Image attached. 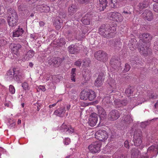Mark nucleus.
<instances>
[{
    "instance_id": "nucleus-1",
    "label": "nucleus",
    "mask_w": 158,
    "mask_h": 158,
    "mask_svg": "<svg viewBox=\"0 0 158 158\" xmlns=\"http://www.w3.org/2000/svg\"><path fill=\"white\" fill-rule=\"evenodd\" d=\"M139 37L140 40L146 43L143 44V46H141V47H139V52L141 55H143L144 56H147L150 54L151 50L149 48V47L146 45V43L149 42L151 40L152 36L149 34L145 33L140 35Z\"/></svg>"
},
{
    "instance_id": "nucleus-2",
    "label": "nucleus",
    "mask_w": 158,
    "mask_h": 158,
    "mask_svg": "<svg viewBox=\"0 0 158 158\" xmlns=\"http://www.w3.org/2000/svg\"><path fill=\"white\" fill-rule=\"evenodd\" d=\"M116 29L114 27H109L108 25L105 24L101 26L99 28V32L100 34L105 37L110 38L114 36V32Z\"/></svg>"
},
{
    "instance_id": "nucleus-3",
    "label": "nucleus",
    "mask_w": 158,
    "mask_h": 158,
    "mask_svg": "<svg viewBox=\"0 0 158 158\" xmlns=\"http://www.w3.org/2000/svg\"><path fill=\"white\" fill-rule=\"evenodd\" d=\"M23 75L19 71L14 69L10 70L7 72L5 77L8 80H12L14 79L19 82L22 80Z\"/></svg>"
},
{
    "instance_id": "nucleus-4",
    "label": "nucleus",
    "mask_w": 158,
    "mask_h": 158,
    "mask_svg": "<svg viewBox=\"0 0 158 158\" xmlns=\"http://www.w3.org/2000/svg\"><path fill=\"white\" fill-rule=\"evenodd\" d=\"M9 15L7 18V21L10 26L13 27L16 24L18 20V17L15 10L10 9L8 11Z\"/></svg>"
},
{
    "instance_id": "nucleus-5",
    "label": "nucleus",
    "mask_w": 158,
    "mask_h": 158,
    "mask_svg": "<svg viewBox=\"0 0 158 158\" xmlns=\"http://www.w3.org/2000/svg\"><path fill=\"white\" fill-rule=\"evenodd\" d=\"M158 153V145H153L148 149L147 155L145 156H142L141 158H149L148 156L151 157L156 156Z\"/></svg>"
},
{
    "instance_id": "nucleus-6",
    "label": "nucleus",
    "mask_w": 158,
    "mask_h": 158,
    "mask_svg": "<svg viewBox=\"0 0 158 158\" xmlns=\"http://www.w3.org/2000/svg\"><path fill=\"white\" fill-rule=\"evenodd\" d=\"M142 132L139 130L135 131L134 136V142L135 145L137 146H139L140 149L143 147V145L141 144L142 141L141 140Z\"/></svg>"
},
{
    "instance_id": "nucleus-7",
    "label": "nucleus",
    "mask_w": 158,
    "mask_h": 158,
    "mask_svg": "<svg viewBox=\"0 0 158 158\" xmlns=\"http://www.w3.org/2000/svg\"><path fill=\"white\" fill-rule=\"evenodd\" d=\"M96 139L102 141H104L108 138V134L106 131L103 130H100L97 131L95 134Z\"/></svg>"
},
{
    "instance_id": "nucleus-8",
    "label": "nucleus",
    "mask_w": 158,
    "mask_h": 158,
    "mask_svg": "<svg viewBox=\"0 0 158 158\" xmlns=\"http://www.w3.org/2000/svg\"><path fill=\"white\" fill-rule=\"evenodd\" d=\"M108 18L116 22H120L123 20V17L119 13L117 12H110L108 14Z\"/></svg>"
},
{
    "instance_id": "nucleus-9",
    "label": "nucleus",
    "mask_w": 158,
    "mask_h": 158,
    "mask_svg": "<svg viewBox=\"0 0 158 158\" xmlns=\"http://www.w3.org/2000/svg\"><path fill=\"white\" fill-rule=\"evenodd\" d=\"M101 146V144L100 142L95 141L89 145L88 148L92 153H98L100 151Z\"/></svg>"
},
{
    "instance_id": "nucleus-10",
    "label": "nucleus",
    "mask_w": 158,
    "mask_h": 158,
    "mask_svg": "<svg viewBox=\"0 0 158 158\" xmlns=\"http://www.w3.org/2000/svg\"><path fill=\"white\" fill-rule=\"evenodd\" d=\"M109 45L115 51H118L120 49L122 44L119 40L117 41L111 40L109 42Z\"/></svg>"
},
{
    "instance_id": "nucleus-11",
    "label": "nucleus",
    "mask_w": 158,
    "mask_h": 158,
    "mask_svg": "<svg viewBox=\"0 0 158 158\" xmlns=\"http://www.w3.org/2000/svg\"><path fill=\"white\" fill-rule=\"evenodd\" d=\"M98 119L97 114L95 113H92L89 117L88 122L89 124L91 127L94 126L97 122Z\"/></svg>"
},
{
    "instance_id": "nucleus-12",
    "label": "nucleus",
    "mask_w": 158,
    "mask_h": 158,
    "mask_svg": "<svg viewBox=\"0 0 158 158\" xmlns=\"http://www.w3.org/2000/svg\"><path fill=\"white\" fill-rule=\"evenodd\" d=\"M108 116L110 120H115L119 117L120 113L117 110H112L110 112Z\"/></svg>"
},
{
    "instance_id": "nucleus-13",
    "label": "nucleus",
    "mask_w": 158,
    "mask_h": 158,
    "mask_svg": "<svg viewBox=\"0 0 158 158\" xmlns=\"http://www.w3.org/2000/svg\"><path fill=\"white\" fill-rule=\"evenodd\" d=\"M107 54L102 51H99L95 52L94 57L98 60L103 61L107 57Z\"/></svg>"
},
{
    "instance_id": "nucleus-14",
    "label": "nucleus",
    "mask_w": 158,
    "mask_h": 158,
    "mask_svg": "<svg viewBox=\"0 0 158 158\" xmlns=\"http://www.w3.org/2000/svg\"><path fill=\"white\" fill-rule=\"evenodd\" d=\"M104 75L103 73H100L98 76V77L95 81V85L98 87L101 86L103 84Z\"/></svg>"
},
{
    "instance_id": "nucleus-15",
    "label": "nucleus",
    "mask_w": 158,
    "mask_h": 158,
    "mask_svg": "<svg viewBox=\"0 0 158 158\" xmlns=\"http://www.w3.org/2000/svg\"><path fill=\"white\" fill-rule=\"evenodd\" d=\"M60 130L67 134H71L74 132V129L70 126H67L63 123L61 126Z\"/></svg>"
},
{
    "instance_id": "nucleus-16",
    "label": "nucleus",
    "mask_w": 158,
    "mask_h": 158,
    "mask_svg": "<svg viewBox=\"0 0 158 158\" xmlns=\"http://www.w3.org/2000/svg\"><path fill=\"white\" fill-rule=\"evenodd\" d=\"M62 62V59L59 57H55L52 59L49 62V64L52 66L57 67Z\"/></svg>"
},
{
    "instance_id": "nucleus-17",
    "label": "nucleus",
    "mask_w": 158,
    "mask_h": 158,
    "mask_svg": "<svg viewBox=\"0 0 158 158\" xmlns=\"http://www.w3.org/2000/svg\"><path fill=\"white\" fill-rule=\"evenodd\" d=\"M82 73L83 77L86 81L89 80L92 76L90 70L87 69H83Z\"/></svg>"
},
{
    "instance_id": "nucleus-18",
    "label": "nucleus",
    "mask_w": 158,
    "mask_h": 158,
    "mask_svg": "<svg viewBox=\"0 0 158 158\" xmlns=\"http://www.w3.org/2000/svg\"><path fill=\"white\" fill-rule=\"evenodd\" d=\"M13 53L17 55L19 53V50L21 48V46L19 44H11L10 45Z\"/></svg>"
},
{
    "instance_id": "nucleus-19",
    "label": "nucleus",
    "mask_w": 158,
    "mask_h": 158,
    "mask_svg": "<svg viewBox=\"0 0 158 158\" xmlns=\"http://www.w3.org/2000/svg\"><path fill=\"white\" fill-rule=\"evenodd\" d=\"M144 19L149 21H150L153 19V15L151 11L150 10H146L142 14Z\"/></svg>"
},
{
    "instance_id": "nucleus-20",
    "label": "nucleus",
    "mask_w": 158,
    "mask_h": 158,
    "mask_svg": "<svg viewBox=\"0 0 158 158\" xmlns=\"http://www.w3.org/2000/svg\"><path fill=\"white\" fill-rule=\"evenodd\" d=\"M107 82L112 91L111 92L115 91L116 88L115 81L112 78H110L107 80Z\"/></svg>"
},
{
    "instance_id": "nucleus-21",
    "label": "nucleus",
    "mask_w": 158,
    "mask_h": 158,
    "mask_svg": "<svg viewBox=\"0 0 158 158\" xmlns=\"http://www.w3.org/2000/svg\"><path fill=\"white\" fill-rule=\"evenodd\" d=\"M148 4L147 2H143L139 3L138 6L136 10V11L139 12V13H141L142 10L145 8H146L148 6Z\"/></svg>"
},
{
    "instance_id": "nucleus-22",
    "label": "nucleus",
    "mask_w": 158,
    "mask_h": 158,
    "mask_svg": "<svg viewBox=\"0 0 158 158\" xmlns=\"http://www.w3.org/2000/svg\"><path fill=\"white\" fill-rule=\"evenodd\" d=\"M65 112V108L61 107L56 110L54 112V114L60 117H63Z\"/></svg>"
},
{
    "instance_id": "nucleus-23",
    "label": "nucleus",
    "mask_w": 158,
    "mask_h": 158,
    "mask_svg": "<svg viewBox=\"0 0 158 158\" xmlns=\"http://www.w3.org/2000/svg\"><path fill=\"white\" fill-rule=\"evenodd\" d=\"M137 41L135 40L131 39L129 41L128 45L130 49L133 51L135 50L137 46Z\"/></svg>"
},
{
    "instance_id": "nucleus-24",
    "label": "nucleus",
    "mask_w": 158,
    "mask_h": 158,
    "mask_svg": "<svg viewBox=\"0 0 158 158\" xmlns=\"http://www.w3.org/2000/svg\"><path fill=\"white\" fill-rule=\"evenodd\" d=\"M24 32V31L23 28L19 27L17 30H15L13 32V36L14 37H19L21 36Z\"/></svg>"
},
{
    "instance_id": "nucleus-25",
    "label": "nucleus",
    "mask_w": 158,
    "mask_h": 158,
    "mask_svg": "<svg viewBox=\"0 0 158 158\" xmlns=\"http://www.w3.org/2000/svg\"><path fill=\"white\" fill-rule=\"evenodd\" d=\"M97 108L98 110V113L100 118H104L106 116V114L103 108L100 106H97Z\"/></svg>"
},
{
    "instance_id": "nucleus-26",
    "label": "nucleus",
    "mask_w": 158,
    "mask_h": 158,
    "mask_svg": "<svg viewBox=\"0 0 158 158\" xmlns=\"http://www.w3.org/2000/svg\"><path fill=\"white\" fill-rule=\"evenodd\" d=\"M127 100H124L123 101H121L118 99H116L114 101V103L116 106L119 107L122 106H125L127 103Z\"/></svg>"
},
{
    "instance_id": "nucleus-27",
    "label": "nucleus",
    "mask_w": 158,
    "mask_h": 158,
    "mask_svg": "<svg viewBox=\"0 0 158 158\" xmlns=\"http://www.w3.org/2000/svg\"><path fill=\"white\" fill-rule=\"evenodd\" d=\"M89 90H82L80 96V98L82 100H86L88 98V96L89 94Z\"/></svg>"
},
{
    "instance_id": "nucleus-28",
    "label": "nucleus",
    "mask_w": 158,
    "mask_h": 158,
    "mask_svg": "<svg viewBox=\"0 0 158 158\" xmlns=\"http://www.w3.org/2000/svg\"><path fill=\"white\" fill-rule=\"evenodd\" d=\"M133 92V91L132 88L131 87H130L126 89L125 93L127 96V97L130 98L129 97L130 96H131V94ZM136 98H135L134 97H131L130 98V99H132L133 100V101H134V99L135 100Z\"/></svg>"
},
{
    "instance_id": "nucleus-29",
    "label": "nucleus",
    "mask_w": 158,
    "mask_h": 158,
    "mask_svg": "<svg viewBox=\"0 0 158 158\" xmlns=\"http://www.w3.org/2000/svg\"><path fill=\"white\" fill-rule=\"evenodd\" d=\"M131 158H138L140 155L139 151L136 148H133L132 150Z\"/></svg>"
},
{
    "instance_id": "nucleus-30",
    "label": "nucleus",
    "mask_w": 158,
    "mask_h": 158,
    "mask_svg": "<svg viewBox=\"0 0 158 158\" xmlns=\"http://www.w3.org/2000/svg\"><path fill=\"white\" fill-rule=\"evenodd\" d=\"M90 16L88 15H85L81 20L82 23L85 25H88L90 24Z\"/></svg>"
},
{
    "instance_id": "nucleus-31",
    "label": "nucleus",
    "mask_w": 158,
    "mask_h": 158,
    "mask_svg": "<svg viewBox=\"0 0 158 158\" xmlns=\"http://www.w3.org/2000/svg\"><path fill=\"white\" fill-rule=\"evenodd\" d=\"M100 10H104L107 6V0H100Z\"/></svg>"
},
{
    "instance_id": "nucleus-32",
    "label": "nucleus",
    "mask_w": 158,
    "mask_h": 158,
    "mask_svg": "<svg viewBox=\"0 0 158 158\" xmlns=\"http://www.w3.org/2000/svg\"><path fill=\"white\" fill-rule=\"evenodd\" d=\"M89 95L88 98L89 101H92L94 100L96 97V95L95 92L92 90H89Z\"/></svg>"
},
{
    "instance_id": "nucleus-33",
    "label": "nucleus",
    "mask_w": 158,
    "mask_h": 158,
    "mask_svg": "<svg viewBox=\"0 0 158 158\" xmlns=\"http://www.w3.org/2000/svg\"><path fill=\"white\" fill-rule=\"evenodd\" d=\"M69 52L71 54H75L78 52V49L74 45H71L68 48Z\"/></svg>"
},
{
    "instance_id": "nucleus-34",
    "label": "nucleus",
    "mask_w": 158,
    "mask_h": 158,
    "mask_svg": "<svg viewBox=\"0 0 158 158\" xmlns=\"http://www.w3.org/2000/svg\"><path fill=\"white\" fill-rule=\"evenodd\" d=\"M77 6L76 5H72L68 8V12L69 14H73L77 11Z\"/></svg>"
},
{
    "instance_id": "nucleus-35",
    "label": "nucleus",
    "mask_w": 158,
    "mask_h": 158,
    "mask_svg": "<svg viewBox=\"0 0 158 158\" xmlns=\"http://www.w3.org/2000/svg\"><path fill=\"white\" fill-rule=\"evenodd\" d=\"M34 52L33 51L30 50L28 51L25 56V58L27 60H29L32 58L34 56Z\"/></svg>"
},
{
    "instance_id": "nucleus-36",
    "label": "nucleus",
    "mask_w": 158,
    "mask_h": 158,
    "mask_svg": "<svg viewBox=\"0 0 158 158\" xmlns=\"http://www.w3.org/2000/svg\"><path fill=\"white\" fill-rule=\"evenodd\" d=\"M62 23L60 19H57L56 20L54 24L56 29L59 30L61 28Z\"/></svg>"
},
{
    "instance_id": "nucleus-37",
    "label": "nucleus",
    "mask_w": 158,
    "mask_h": 158,
    "mask_svg": "<svg viewBox=\"0 0 158 158\" xmlns=\"http://www.w3.org/2000/svg\"><path fill=\"white\" fill-rule=\"evenodd\" d=\"M83 67L86 68L89 66L90 64V61L88 58L85 59L83 60L82 61Z\"/></svg>"
},
{
    "instance_id": "nucleus-38",
    "label": "nucleus",
    "mask_w": 158,
    "mask_h": 158,
    "mask_svg": "<svg viewBox=\"0 0 158 158\" xmlns=\"http://www.w3.org/2000/svg\"><path fill=\"white\" fill-rule=\"evenodd\" d=\"M40 6V8L42 9L41 10H39L41 12H45L46 13H47L49 12L50 10V7L47 5H45V6H43L41 5Z\"/></svg>"
},
{
    "instance_id": "nucleus-39",
    "label": "nucleus",
    "mask_w": 158,
    "mask_h": 158,
    "mask_svg": "<svg viewBox=\"0 0 158 158\" xmlns=\"http://www.w3.org/2000/svg\"><path fill=\"white\" fill-rule=\"evenodd\" d=\"M123 120L128 123H129L133 121L132 118L130 115L124 116L123 118Z\"/></svg>"
},
{
    "instance_id": "nucleus-40",
    "label": "nucleus",
    "mask_w": 158,
    "mask_h": 158,
    "mask_svg": "<svg viewBox=\"0 0 158 158\" xmlns=\"http://www.w3.org/2000/svg\"><path fill=\"white\" fill-rule=\"evenodd\" d=\"M131 12L129 11H123L122 13L123 17L124 16L126 19H128L131 17Z\"/></svg>"
},
{
    "instance_id": "nucleus-41",
    "label": "nucleus",
    "mask_w": 158,
    "mask_h": 158,
    "mask_svg": "<svg viewBox=\"0 0 158 158\" xmlns=\"http://www.w3.org/2000/svg\"><path fill=\"white\" fill-rule=\"evenodd\" d=\"M22 86L24 90L25 91H28L30 90V88L29 86L28 83L26 82H24L22 84Z\"/></svg>"
},
{
    "instance_id": "nucleus-42",
    "label": "nucleus",
    "mask_w": 158,
    "mask_h": 158,
    "mask_svg": "<svg viewBox=\"0 0 158 158\" xmlns=\"http://www.w3.org/2000/svg\"><path fill=\"white\" fill-rule=\"evenodd\" d=\"M76 71V69L75 68H73L72 69L71 72V80L72 81L75 82V79L74 78L76 74L75 73Z\"/></svg>"
},
{
    "instance_id": "nucleus-43",
    "label": "nucleus",
    "mask_w": 158,
    "mask_h": 158,
    "mask_svg": "<svg viewBox=\"0 0 158 158\" xmlns=\"http://www.w3.org/2000/svg\"><path fill=\"white\" fill-rule=\"evenodd\" d=\"M57 45L61 46L64 44L65 43L64 41V38H61L59 40L57 41Z\"/></svg>"
},
{
    "instance_id": "nucleus-44",
    "label": "nucleus",
    "mask_w": 158,
    "mask_h": 158,
    "mask_svg": "<svg viewBox=\"0 0 158 158\" xmlns=\"http://www.w3.org/2000/svg\"><path fill=\"white\" fill-rule=\"evenodd\" d=\"M118 0H110V5L112 8L117 6Z\"/></svg>"
},
{
    "instance_id": "nucleus-45",
    "label": "nucleus",
    "mask_w": 158,
    "mask_h": 158,
    "mask_svg": "<svg viewBox=\"0 0 158 158\" xmlns=\"http://www.w3.org/2000/svg\"><path fill=\"white\" fill-rule=\"evenodd\" d=\"M9 89L10 92L11 94H14L15 92V89L14 87L12 85H10L9 86Z\"/></svg>"
},
{
    "instance_id": "nucleus-46",
    "label": "nucleus",
    "mask_w": 158,
    "mask_h": 158,
    "mask_svg": "<svg viewBox=\"0 0 158 158\" xmlns=\"http://www.w3.org/2000/svg\"><path fill=\"white\" fill-rule=\"evenodd\" d=\"M4 105L5 106L9 107L10 108H13V105L12 103L10 101H8L6 102L4 104Z\"/></svg>"
},
{
    "instance_id": "nucleus-47",
    "label": "nucleus",
    "mask_w": 158,
    "mask_h": 158,
    "mask_svg": "<svg viewBox=\"0 0 158 158\" xmlns=\"http://www.w3.org/2000/svg\"><path fill=\"white\" fill-rule=\"evenodd\" d=\"M102 102L105 104L110 102V98L109 97L104 98L102 100Z\"/></svg>"
},
{
    "instance_id": "nucleus-48",
    "label": "nucleus",
    "mask_w": 158,
    "mask_h": 158,
    "mask_svg": "<svg viewBox=\"0 0 158 158\" xmlns=\"http://www.w3.org/2000/svg\"><path fill=\"white\" fill-rule=\"evenodd\" d=\"M70 142V139L68 138H65L63 141L64 144L65 145H69Z\"/></svg>"
},
{
    "instance_id": "nucleus-49",
    "label": "nucleus",
    "mask_w": 158,
    "mask_h": 158,
    "mask_svg": "<svg viewBox=\"0 0 158 158\" xmlns=\"http://www.w3.org/2000/svg\"><path fill=\"white\" fill-rule=\"evenodd\" d=\"M77 1L80 3L85 4L88 3L90 2V0H77Z\"/></svg>"
},
{
    "instance_id": "nucleus-50",
    "label": "nucleus",
    "mask_w": 158,
    "mask_h": 158,
    "mask_svg": "<svg viewBox=\"0 0 158 158\" xmlns=\"http://www.w3.org/2000/svg\"><path fill=\"white\" fill-rule=\"evenodd\" d=\"M5 21L3 18H0V28L5 25Z\"/></svg>"
},
{
    "instance_id": "nucleus-51",
    "label": "nucleus",
    "mask_w": 158,
    "mask_h": 158,
    "mask_svg": "<svg viewBox=\"0 0 158 158\" xmlns=\"http://www.w3.org/2000/svg\"><path fill=\"white\" fill-rule=\"evenodd\" d=\"M81 59H79L74 63V65L76 66L80 67L81 66Z\"/></svg>"
},
{
    "instance_id": "nucleus-52",
    "label": "nucleus",
    "mask_w": 158,
    "mask_h": 158,
    "mask_svg": "<svg viewBox=\"0 0 158 158\" xmlns=\"http://www.w3.org/2000/svg\"><path fill=\"white\" fill-rule=\"evenodd\" d=\"M130 65L128 64H126L124 69V71L125 72H127L130 70Z\"/></svg>"
},
{
    "instance_id": "nucleus-53",
    "label": "nucleus",
    "mask_w": 158,
    "mask_h": 158,
    "mask_svg": "<svg viewBox=\"0 0 158 158\" xmlns=\"http://www.w3.org/2000/svg\"><path fill=\"white\" fill-rule=\"evenodd\" d=\"M154 110L155 112L158 111V100L156 103L154 104Z\"/></svg>"
},
{
    "instance_id": "nucleus-54",
    "label": "nucleus",
    "mask_w": 158,
    "mask_h": 158,
    "mask_svg": "<svg viewBox=\"0 0 158 158\" xmlns=\"http://www.w3.org/2000/svg\"><path fill=\"white\" fill-rule=\"evenodd\" d=\"M7 43V42L6 40H0V46H3L5 45Z\"/></svg>"
},
{
    "instance_id": "nucleus-55",
    "label": "nucleus",
    "mask_w": 158,
    "mask_h": 158,
    "mask_svg": "<svg viewBox=\"0 0 158 158\" xmlns=\"http://www.w3.org/2000/svg\"><path fill=\"white\" fill-rule=\"evenodd\" d=\"M153 10L156 12H158V3L155 4L153 5Z\"/></svg>"
},
{
    "instance_id": "nucleus-56",
    "label": "nucleus",
    "mask_w": 158,
    "mask_h": 158,
    "mask_svg": "<svg viewBox=\"0 0 158 158\" xmlns=\"http://www.w3.org/2000/svg\"><path fill=\"white\" fill-rule=\"evenodd\" d=\"M125 147L127 148H129V142L128 141H126L124 143Z\"/></svg>"
},
{
    "instance_id": "nucleus-57",
    "label": "nucleus",
    "mask_w": 158,
    "mask_h": 158,
    "mask_svg": "<svg viewBox=\"0 0 158 158\" xmlns=\"http://www.w3.org/2000/svg\"><path fill=\"white\" fill-rule=\"evenodd\" d=\"M40 89L42 90L43 91H44L46 90V89L45 87L42 85H40L39 88Z\"/></svg>"
},
{
    "instance_id": "nucleus-58",
    "label": "nucleus",
    "mask_w": 158,
    "mask_h": 158,
    "mask_svg": "<svg viewBox=\"0 0 158 158\" xmlns=\"http://www.w3.org/2000/svg\"><path fill=\"white\" fill-rule=\"evenodd\" d=\"M131 64L133 65L134 66V67H136L137 66L136 65H135V64H136V62L135 61L132 60L131 62Z\"/></svg>"
},
{
    "instance_id": "nucleus-59",
    "label": "nucleus",
    "mask_w": 158,
    "mask_h": 158,
    "mask_svg": "<svg viewBox=\"0 0 158 158\" xmlns=\"http://www.w3.org/2000/svg\"><path fill=\"white\" fill-rule=\"evenodd\" d=\"M157 97V95L156 94H152L151 96V98L153 99L156 98Z\"/></svg>"
},
{
    "instance_id": "nucleus-60",
    "label": "nucleus",
    "mask_w": 158,
    "mask_h": 158,
    "mask_svg": "<svg viewBox=\"0 0 158 158\" xmlns=\"http://www.w3.org/2000/svg\"><path fill=\"white\" fill-rule=\"evenodd\" d=\"M62 14V15L61 14H60V17H61V18H65L66 16L65 14L64 13Z\"/></svg>"
},
{
    "instance_id": "nucleus-61",
    "label": "nucleus",
    "mask_w": 158,
    "mask_h": 158,
    "mask_svg": "<svg viewBox=\"0 0 158 158\" xmlns=\"http://www.w3.org/2000/svg\"><path fill=\"white\" fill-rule=\"evenodd\" d=\"M39 24L40 26L42 27L44 25V23L43 22H40L39 23Z\"/></svg>"
},
{
    "instance_id": "nucleus-62",
    "label": "nucleus",
    "mask_w": 158,
    "mask_h": 158,
    "mask_svg": "<svg viewBox=\"0 0 158 158\" xmlns=\"http://www.w3.org/2000/svg\"><path fill=\"white\" fill-rule=\"evenodd\" d=\"M56 105V103H54L52 105H50L49 106V108H52L53 107H54Z\"/></svg>"
},
{
    "instance_id": "nucleus-63",
    "label": "nucleus",
    "mask_w": 158,
    "mask_h": 158,
    "mask_svg": "<svg viewBox=\"0 0 158 158\" xmlns=\"http://www.w3.org/2000/svg\"><path fill=\"white\" fill-rule=\"evenodd\" d=\"M71 107V106L70 105H68L66 106V108L68 110H69Z\"/></svg>"
},
{
    "instance_id": "nucleus-64",
    "label": "nucleus",
    "mask_w": 158,
    "mask_h": 158,
    "mask_svg": "<svg viewBox=\"0 0 158 158\" xmlns=\"http://www.w3.org/2000/svg\"><path fill=\"white\" fill-rule=\"evenodd\" d=\"M29 65L31 67H32L33 65V64L32 63L30 62L29 63Z\"/></svg>"
}]
</instances>
